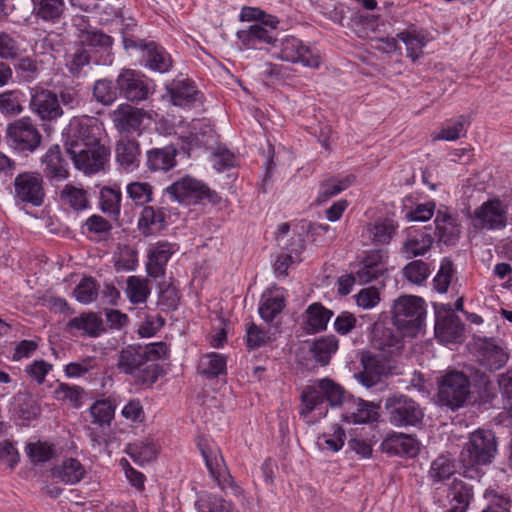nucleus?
<instances>
[{
	"mask_svg": "<svg viewBox=\"0 0 512 512\" xmlns=\"http://www.w3.org/2000/svg\"><path fill=\"white\" fill-rule=\"evenodd\" d=\"M99 127L90 117H74L68 127L66 152L76 169L85 174H95L104 169L110 150L101 144Z\"/></svg>",
	"mask_w": 512,
	"mask_h": 512,
	"instance_id": "1",
	"label": "nucleus"
},
{
	"mask_svg": "<svg viewBox=\"0 0 512 512\" xmlns=\"http://www.w3.org/2000/svg\"><path fill=\"white\" fill-rule=\"evenodd\" d=\"M168 347L164 342L150 343L145 346L129 345L118 354L117 369L132 376L137 382L153 384L159 376V359L165 358Z\"/></svg>",
	"mask_w": 512,
	"mask_h": 512,
	"instance_id": "2",
	"label": "nucleus"
},
{
	"mask_svg": "<svg viewBox=\"0 0 512 512\" xmlns=\"http://www.w3.org/2000/svg\"><path fill=\"white\" fill-rule=\"evenodd\" d=\"M324 397L331 406H343L351 398L346 396L343 388L328 378L320 379L317 387L307 386L301 394L300 414L307 423H314L325 416Z\"/></svg>",
	"mask_w": 512,
	"mask_h": 512,
	"instance_id": "3",
	"label": "nucleus"
},
{
	"mask_svg": "<svg viewBox=\"0 0 512 512\" xmlns=\"http://www.w3.org/2000/svg\"><path fill=\"white\" fill-rule=\"evenodd\" d=\"M437 403L451 411L464 407L471 396L469 377L457 370H451L437 379Z\"/></svg>",
	"mask_w": 512,
	"mask_h": 512,
	"instance_id": "4",
	"label": "nucleus"
},
{
	"mask_svg": "<svg viewBox=\"0 0 512 512\" xmlns=\"http://www.w3.org/2000/svg\"><path fill=\"white\" fill-rule=\"evenodd\" d=\"M426 309L422 298L401 296L393 305V320L404 334L414 335L423 325Z\"/></svg>",
	"mask_w": 512,
	"mask_h": 512,
	"instance_id": "5",
	"label": "nucleus"
},
{
	"mask_svg": "<svg viewBox=\"0 0 512 512\" xmlns=\"http://www.w3.org/2000/svg\"><path fill=\"white\" fill-rule=\"evenodd\" d=\"M497 453V442L490 430L478 429L470 434L461 452L462 461L468 466L487 465Z\"/></svg>",
	"mask_w": 512,
	"mask_h": 512,
	"instance_id": "6",
	"label": "nucleus"
},
{
	"mask_svg": "<svg viewBox=\"0 0 512 512\" xmlns=\"http://www.w3.org/2000/svg\"><path fill=\"white\" fill-rule=\"evenodd\" d=\"M385 409L390 424L395 427H415L419 425L424 412L420 405L404 394H394L385 400Z\"/></svg>",
	"mask_w": 512,
	"mask_h": 512,
	"instance_id": "7",
	"label": "nucleus"
},
{
	"mask_svg": "<svg viewBox=\"0 0 512 512\" xmlns=\"http://www.w3.org/2000/svg\"><path fill=\"white\" fill-rule=\"evenodd\" d=\"M8 144L18 152L32 153L41 144L42 135L29 117L10 123L6 129Z\"/></svg>",
	"mask_w": 512,
	"mask_h": 512,
	"instance_id": "8",
	"label": "nucleus"
},
{
	"mask_svg": "<svg viewBox=\"0 0 512 512\" xmlns=\"http://www.w3.org/2000/svg\"><path fill=\"white\" fill-rule=\"evenodd\" d=\"M361 364L363 370L356 374L355 377L366 388L375 386L382 376L397 374V367L392 357L381 353H362Z\"/></svg>",
	"mask_w": 512,
	"mask_h": 512,
	"instance_id": "9",
	"label": "nucleus"
},
{
	"mask_svg": "<svg viewBox=\"0 0 512 512\" xmlns=\"http://www.w3.org/2000/svg\"><path fill=\"white\" fill-rule=\"evenodd\" d=\"M166 193L179 202L195 200H208L212 204H218L221 197L212 191L203 182L189 176H185L166 188Z\"/></svg>",
	"mask_w": 512,
	"mask_h": 512,
	"instance_id": "10",
	"label": "nucleus"
},
{
	"mask_svg": "<svg viewBox=\"0 0 512 512\" xmlns=\"http://www.w3.org/2000/svg\"><path fill=\"white\" fill-rule=\"evenodd\" d=\"M472 225L478 230H500L507 225V206L499 199H490L474 210Z\"/></svg>",
	"mask_w": 512,
	"mask_h": 512,
	"instance_id": "11",
	"label": "nucleus"
},
{
	"mask_svg": "<svg viewBox=\"0 0 512 512\" xmlns=\"http://www.w3.org/2000/svg\"><path fill=\"white\" fill-rule=\"evenodd\" d=\"M201 454L210 475L222 490L231 489L235 495L241 494V488L235 484L230 475L220 450L216 447H210L207 444H198Z\"/></svg>",
	"mask_w": 512,
	"mask_h": 512,
	"instance_id": "12",
	"label": "nucleus"
},
{
	"mask_svg": "<svg viewBox=\"0 0 512 512\" xmlns=\"http://www.w3.org/2000/svg\"><path fill=\"white\" fill-rule=\"evenodd\" d=\"M279 21L270 16L268 20L250 25L237 32V38L247 49H256L259 44H268L276 47L278 33L276 27Z\"/></svg>",
	"mask_w": 512,
	"mask_h": 512,
	"instance_id": "13",
	"label": "nucleus"
},
{
	"mask_svg": "<svg viewBox=\"0 0 512 512\" xmlns=\"http://www.w3.org/2000/svg\"><path fill=\"white\" fill-rule=\"evenodd\" d=\"M73 26L77 31V39L80 46L91 48L95 52L107 51L113 44V39L102 30L90 24L89 18L84 15L73 18Z\"/></svg>",
	"mask_w": 512,
	"mask_h": 512,
	"instance_id": "14",
	"label": "nucleus"
},
{
	"mask_svg": "<svg viewBox=\"0 0 512 512\" xmlns=\"http://www.w3.org/2000/svg\"><path fill=\"white\" fill-rule=\"evenodd\" d=\"M274 55L283 61L301 63L311 68H318L320 65L319 55L313 53L301 40L293 36L283 38L279 45V52H274Z\"/></svg>",
	"mask_w": 512,
	"mask_h": 512,
	"instance_id": "15",
	"label": "nucleus"
},
{
	"mask_svg": "<svg viewBox=\"0 0 512 512\" xmlns=\"http://www.w3.org/2000/svg\"><path fill=\"white\" fill-rule=\"evenodd\" d=\"M435 336L443 343L463 341L464 325L449 305H442L441 309L436 308Z\"/></svg>",
	"mask_w": 512,
	"mask_h": 512,
	"instance_id": "16",
	"label": "nucleus"
},
{
	"mask_svg": "<svg viewBox=\"0 0 512 512\" xmlns=\"http://www.w3.org/2000/svg\"><path fill=\"white\" fill-rule=\"evenodd\" d=\"M116 85L120 94L129 101L145 100L150 93L145 76L131 69L121 71L116 79Z\"/></svg>",
	"mask_w": 512,
	"mask_h": 512,
	"instance_id": "17",
	"label": "nucleus"
},
{
	"mask_svg": "<svg viewBox=\"0 0 512 512\" xmlns=\"http://www.w3.org/2000/svg\"><path fill=\"white\" fill-rule=\"evenodd\" d=\"M16 197L22 202L40 206L44 200L42 177L37 173L19 174L14 181Z\"/></svg>",
	"mask_w": 512,
	"mask_h": 512,
	"instance_id": "18",
	"label": "nucleus"
},
{
	"mask_svg": "<svg viewBox=\"0 0 512 512\" xmlns=\"http://www.w3.org/2000/svg\"><path fill=\"white\" fill-rule=\"evenodd\" d=\"M30 109L42 121H53L63 115L58 95L49 89H41L32 94Z\"/></svg>",
	"mask_w": 512,
	"mask_h": 512,
	"instance_id": "19",
	"label": "nucleus"
},
{
	"mask_svg": "<svg viewBox=\"0 0 512 512\" xmlns=\"http://www.w3.org/2000/svg\"><path fill=\"white\" fill-rule=\"evenodd\" d=\"M474 342L478 361L488 370H498L508 361V354L493 339L475 337Z\"/></svg>",
	"mask_w": 512,
	"mask_h": 512,
	"instance_id": "20",
	"label": "nucleus"
},
{
	"mask_svg": "<svg viewBox=\"0 0 512 512\" xmlns=\"http://www.w3.org/2000/svg\"><path fill=\"white\" fill-rule=\"evenodd\" d=\"M175 106L195 107L203 103V95L188 78H177L168 87Z\"/></svg>",
	"mask_w": 512,
	"mask_h": 512,
	"instance_id": "21",
	"label": "nucleus"
},
{
	"mask_svg": "<svg viewBox=\"0 0 512 512\" xmlns=\"http://www.w3.org/2000/svg\"><path fill=\"white\" fill-rule=\"evenodd\" d=\"M378 406L362 399L349 398L344 402L342 418L348 423H369L377 421Z\"/></svg>",
	"mask_w": 512,
	"mask_h": 512,
	"instance_id": "22",
	"label": "nucleus"
},
{
	"mask_svg": "<svg viewBox=\"0 0 512 512\" xmlns=\"http://www.w3.org/2000/svg\"><path fill=\"white\" fill-rule=\"evenodd\" d=\"M385 253L382 250L370 251L354 271L357 283L364 285L377 280L385 271Z\"/></svg>",
	"mask_w": 512,
	"mask_h": 512,
	"instance_id": "23",
	"label": "nucleus"
},
{
	"mask_svg": "<svg viewBox=\"0 0 512 512\" xmlns=\"http://www.w3.org/2000/svg\"><path fill=\"white\" fill-rule=\"evenodd\" d=\"M146 117H148V114L144 109L130 105H120L113 112L114 125L123 132L138 130Z\"/></svg>",
	"mask_w": 512,
	"mask_h": 512,
	"instance_id": "24",
	"label": "nucleus"
},
{
	"mask_svg": "<svg viewBox=\"0 0 512 512\" xmlns=\"http://www.w3.org/2000/svg\"><path fill=\"white\" fill-rule=\"evenodd\" d=\"M174 253V246L169 242H158L148 251L147 273L158 278L165 273V267Z\"/></svg>",
	"mask_w": 512,
	"mask_h": 512,
	"instance_id": "25",
	"label": "nucleus"
},
{
	"mask_svg": "<svg viewBox=\"0 0 512 512\" xmlns=\"http://www.w3.org/2000/svg\"><path fill=\"white\" fill-rule=\"evenodd\" d=\"M406 46V55L413 62L423 56V48L429 42V34L424 30H419L414 27L406 29L397 34Z\"/></svg>",
	"mask_w": 512,
	"mask_h": 512,
	"instance_id": "26",
	"label": "nucleus"
},
{
	"mask_svg": "<svg viewBox=\"0 0 512 512\" xmlns=\"http://www.w3.org/2000/svg\"><path fill=\"white\" fill-rule=\"evenodd\" d=\"M372 345L379 350V353L393 357L403 348L401 336L391 328H376L374 331Z\"/></svg>",
	"mask_w": 512,
	"mask_h": 512,
	"instance_id": "27",
	"label": "nucleus"
},
{
	"mask_svg": "<svg viewBox=\"0 0 512 512\" xmlns=\"http://www.w3.org/2000/svg\"><path fill=\"white\" fill-rule=\"evenodd\" d=\"M44 174L47 178L62 181L67 178V163L58 145L51 146L43 157Z\"/></svg>",
	"mask_w": 512,
	"mask_h": 512,
	"instance_id": "28",
	"label": "nucleus"
},
{
	"mask_svg": "<svg viewBox=\"0 0 512 512\" xmlns=\"http://www.w3.org/2000/svg\"><path fill=\"white\" fill-rule=\"evenodd\" d=\"M177 149L168 145L147 151L146 165L150 171L167 172L176 165Z\"/></svg>",
	"mask_w": 512,
	"mask_h": 512,
	"instance_id": "29",
	"label": "nucleus"
},
{
	"mask_svg": "<svg viewBox=\"0 0 512 512\" xmlns=\"http://www.w3.org/2000/svg\"><path fill=\"white\" fill-rule=\"evenodd\" d=\"M140 46L143 47V57L148 68L160 73H165L170 69L172 60L163 47L158 46L155 42L145 43V41H141Z\"/></svg>",
	"mask_w": 512,
	"mask_h": 512,
	"instance_id": "30",
	"label": "nucleus"
},
{
	"mask_svg": "<svg viewBox=\"0 0 512 512\" xmlns=\"http://www.w3.org/2000/svg\"><path fill=\"white\" fill-rule=\"evenodd\" d=\"M439 241L446 245H454L460 235L457 218L447 211L438 210L435 218Z\"/></svg>",
	"mask_w": 512,
	"mask_h": 512,
	"instance_id": "31",
	"label": "nucleus"
},
{
	"mask_svg": "<svg viewBox=\"0 0 512 512\" xmlns=\"http://www.w3.org/2000/svg\"><path fill=\"white\" fill-rule=\"evenodd\" d=\"M32 15L45 22H58L66 9L64 0H31Z\"/></svg>",
	"mask_w": 512,
	"mask_h": 512,
	"instance_id": "32",
	"label": "nucleus"
},
{
	"mask_svg": "<svg viewBox=\"0 0 512 512\" xmlns=\"http://www.w3.org/2000/svg\"><path fill=\"white\" fill-rule=\"evenodd\" d=\"M450 507L447 512H465L472 498L471 488L462 480L455 479L446 496Z\"/></svg>",
	"mask_w": 512,
	"mask_h": 512,
	"instance_id": "33",
	"label": "nucleus"
},
{
	"mask_svg": "<svg viewBox=\"0 0 512 512\" xmlns=\"http://www.w3.org/2000/svg\"><path fill=\"white\" fill-rule=\"evenodd\" d=\"M116 160L122 168L132 170L139 166L140 148L136 140L122 138L116 145Z\"/></svg>",
	"mask_w": 512,
	"mask_h": 512,
	"instance_id": "34",
	"label": "nucleus"
},
{
	"mask_svg": "<svg viewBox=\"0 0 512 512\" xmlns=\"http://www.w3.org/2000/svg\"><path fill=\"white\" fill-rule=\"evenodd\" d=\"M337 349L338 339L334 335H328L320 337L309 344L308 353L317 364L326 366Z\"/></svg>",
	"mask_w": 512,
	"mask_h": 512,
	"instance_id": "35",
	"label": "nucleus"
},
{
	"mask_svg": "<svg viewBox=\"0 0 512 512\" xmlns=\"http://www.w3.org/2000/svg\"><path fill=\"white\" fill-rule=\"evenodd\" d=\"M382 446L389 453L409 457L415 456L419 450L417 441L403 433H396L386 438Z\"/></svg>",
	"mask_w": 512,
	"mask_h": 512,
	"instance_id": "36",
	"label": "nucleus"
},
{
	"mask_svg": "<svg viewBox=\"0 0 512 512\" xmlns=\"http://www.w3.org/2000/svg\"><path fill=\"white\" fill-rule=\"evenodd\" d=\"M165 226V215L162 210L152 206H144L138 219V229L144 236L152 235Z\"/></svg>",
	"mask_w": 512,
	"mask_h": 512,
	"instance_id": "37",
	"label": "nucleus"
},
{
	"mask_svg": "<svg viewBox=\"0 0 512 512\" xmlns=\"http://www.w3.org/2000/svg\"><path fill=\"white\" fill-rule=\"evenodd\" d=\"M306 315L305 330L308 333H317L326 329L333 313L320 303H314L307 308Z\"/></svg>",
	"mask_w": 512,
	"mask_h": 512,
	"instance_id": "38",
	"label": "nucleus"
},
{
	"mask_svg": "<svg viewBox=\"0 0 512 512\" xmlns=\"http://www.w3.org/2000/svg\"><path fill=\"white\" fill-rule=\"evenodd\" d=\"M188 139L195 146H211L215 142V131L206 119L192 120Z\"/></svg>",
	"mask_w": 512,
	"mask_h": 512,
	"instance_id": "39",
	"label": "nucleus"
},
{
	"mask_svg": "<svg viewBox=\"0 0 512 512\" xmlns=\"http://www.w3.org/2000/svg\"><path fill=\"white\" fill-rule=\"evenodd\" d=\"M456 472L454 459L448 454H441L430 465L428 478L432 483L448 480Z\"/></svg>",
	"mask_w": 512,
	"mask_h": 512,
	"instance_id": "40",
	"label": "nucleus"
},
{
	"mask_svg": "<svg viewBox=\"0 0 512 512\" xmlns=\"http://www.w3.org/2000/svg\"><path fill=\"white\" fill-rule=\"evenodd\" d=\"M355 181V176L348 175L342 179L329 178L321 182L316 198L317 204H323L330 198L347 189Z\"/></svg>",
	"mask_w": 512,
	"mask_h": 512,
	"instance_id": "41",
	"label": "nucleus"
},
{
	"mask_svg": "<svg viewBox=\"0 0 512 512\" xmlns=\"http://www.w3.org/2000/svg\"><path fill=\"white\" fill-rule=\"evenodd\" d=\"M86 471L79 460L68 458L55 468L54 474L66 484H76L84 478Z\"/></svg>",
	"mask_w": 512,
	"mask_h": 512,
	"instance_id": "42",
	"label": "nucleus"
},
{
	"mask_svg": "<svg viewBox=\"0 0 512 512\" xmlns=\"http://www.w3.org/2000/svg\"><path fill=\"white\" fill-rule=\"evenodd\" d=\"M70 329L83 331L91 337L99 336L105 329L100 317L95 313L82 314L68 322Z\"/></svg>",
	"mask_w": 512,
	"mask_h": 512,
	"instance_id": "43",
	"label": "nucleus"
},
{
	"mask_svg": "<svg viewBox=\"0 0 512 512\" xmlns=\"http://www.w3.org/2000/svg\"><path fill=\"white\" fill-rule=\"evenodd\" d=\"M149 281L139 276H129L126 281L125 293L132 304L145 303L150 295Z\"/></svg>",
	"mask_w": 512,
	"mask_h": 512,
	"instance_id": "44",
	"label": "nucleus"
},
{
	"mask_svg": "<svg viewBox=\"0 0 512 512\" xmlns=\"http://www.w3.org/2000/svg\"><path fill=\"white\" fill-rule=\"evenodd\" d=\"M127 454L137 463L143 464L156 459L157 445L152 439H145L126 448Z\"/></svg>",
	"mask_w": 512,
	"mask_h": 512,
	"instance_id": "45",
	"label": "nucleus"
},
{
	"mask_svg": "<svg viewBox=\"0 0 512 512\" xmlns=\"http://www.w3.org/2000/svg\"><path fill=\"white\" fill-rule=\"evenodd\" d=\"M14 69L17 75L27 83L35 81L42 70V63L31 56H21L16 58Z\"/></svg>",
	"mask_w": 512,
	"mask_h": 512,
	"instance_id": "46",
	"label": "nucleus"
},
{
	"mask_svg": "<svg viewBox=\"0 0 512 512\" xmlns=\"http://www.w3.org/2000/svg\"><path fill=\"white\" fill-rule=\"evenodd\" d=\"M434 240L432 236L424 231L410 235L403 243V251L407 257H416L424 255L432 246Z\"/></svg>",
	"mask_w": 512,
	"mask_h": 512,
	"instance_id": "47",
	"label": "nucleus"
},
{
	"mask_svg": "<svg viewBox=\"0 0 512 512\" xmlns=\"http://www.w3.org/2000/svg\"><path fill=\"white\" fill-rule=\"evenodd\" d=\"M91 63L90 52L77 44L76 49L66 56L65 66L73 77H79Z\"/></svg>",
	"mask_w": 512,
	"mask_h": 512,
	"instance_id": "48",
	"label": "nucleus"
},
{
	"mask_svg": "<svg viewBox=\"0 0 512 512\" xmlns=\"http://www.w3.org/2000/svg\"><path fill=\"white\" fill-rule=\"evenodd\" d=\"M397 225L392 220H383L375 224L368 225L367 234L375 245L388 244L395 234Z\"/></svg>",
	"mask_w": 512,
	"mask_h": 512,
	"instance_id": "49",
	"label": "nucleus"
},
{
	"mask_svg": "<svg viewBox=\"0 0 512 512\" xmlns=\"http://www.w3.org/2000/svg\"><path fill=\"white\" fill-rule=\"evenodd\" d=\"M199 370L208 379L216 378L226 372V358L218 353H210L202 357Z\"/></svg>",
	"mask_w": 512,
	"mask_h": 512,
	"instance_id": "50",
	"label": "nucleus"
},
{
	"mask_svg": "<svg viewBox=\"0 0 512 512\" xmlns=\"http://www.w3.org/2000/svg\"><path fill=\"white\" fill-rule=\"evenodd\" d=\"M114 413L115 405L110 399L98 400L90 407V414L93 418L92 424L99 425L102 428L110 426Z\"/></svg>",
	"mask_w": 512,
	"mask_h": 512,
	"instance_id": "51",
	"label": "nucleus"
},
{
	"mask_svg": "<svg viewBox=\"0 0 512 512\" xmlns=\"http://www.w3.org/2000/svg\"><path fill=\"white\" fill-rule=\"evenodd\" d=\"M476 393L474 403L485 408L493 407L494 401L498 397L495 385L485 374H481L479 377Z\"/></svg>",
	"mask_w": 512,
	"mask_h": 512,
	"instance_id": "52",
	"label": "nucleus"
},
{
	"mask_svg": "<svg viewBox=\"0 0 512 512\" xmlns=\"http://www.w3.org/2000/svg\"><path fill=\"white\" fill-rule=\"evenodd\" d=\"M126 193L136 206H146L153 199V187L148 182H131L126 187Z\"/></svg>",
	"mask_w": 512,
	"mask_h": 512,
	"instance_id": "53",
	"label": "nucleus"
},
{
	"mask_svg": "<svg viewBox=\"0 0 512 512\" xmlns=\"http://www.w3.org/2000/svg\"><path fill=\"white\" fill-rule=\"evenodd\" d=\"M121 199L119 189L103 187L100 191V208L104 213L117 217L120 214Z\"/></svg>",
	"mask_w": 512,
	"mask_h": 512,
	"instance_id": "54",
	"label": "nucleus"
},
{
	"mask_svg": "<svg viewBox=\"0 0 512 512\" xmlns=\"http://www.w3.org/2000/svg\"><path fill=\"white\" fill-rule=\"evenodd\" d=\"M61 200L75 211L84 210L88 206L87 192L73 185L67 184L60 194Z\"/></svg>",
	"mask_w": 512,
	"mask_h": 512,
	"instance_id": "55",
	"label": "nucleus"
},
{
	"mask_svg": "<svg viewBox=\"0 0 512 512\" xmlns=\"http://www.w3.org/2000/svg\"><path fill=\"white\" fill-rule=\"evenodd\" d=\"M53 396L58 401H65L70 403L73 407L79 408L82 405L84 389L80 386H71L61 382L54 390Z\"/></svg>",
	"mask_w": 512,
	"mask_h": 512,
	"instance_id": "56",
	"label": "nucleus"
},
{
	"mask_svg": "<svg viewBox=\"0 0 512 512\" xmlns=\"http://www.w3.org/2000/svg\"><path fill=\"white\" fill-rule=\"evenodd\" d=\"M469 125L468 117L461 115L455 120L449 121L440 133L434 137L435 140L454 141L466 134V127Z\"/></svg>",
	"mask_w": 512,
	"mask_h": 512,
	"instance_id": "57",
	"label": "nucleus"
},
{
	"mask_svg": "<svg viewBox=\"0 0 512 512\" xmlns=\"http://www.w3.org/2000/svg\"><path fill=\"white\" fill-rule=\"evenodd\" d=\"M117 90L111 80L99 79L93 85V98L104 106H110L117 99Z\"/></svg>",
	"mask_w": 512,
	"mask_h": 512,
	"instance_id": "58",
	"label": "nucleus"
},
{
	"mask_svg": "<svg viewBox=\"0 0 512 512\" xmlns=\"http://www.w3.org/2000/svg\"><path fill=\"white\" fill-rule=\"evenodd\" d=\"M99 292V285L92 277L83 278L75 287L73 294L76 300L82 304H89L96 300Z\"/></svg>",
	"mask_w": 512,
	"mask_h": 512,
	"instance_id": "59",
	"label": "nucleus"
},
{
	"mask_svg": "<svg viewBox=\"0 0 512 512\" xmlns=\"http://www.w3.org/2000/svg\"><path fill=\"white\" fill-rule=\"evenodd\" d=\"M345 432L340 426H333L331 433H324L318 439V446L323 450L338 452L344 445Z\"/></svg>",
	"mask_w": 512,
	"mask_h": 512,
	"instance_id": "60",
	"label": "nucleus"
},
{
	"mask_svg": "<svg viewBox=\"0 0 512 512\" xmlns=\"http://www.w3.org/2000/svg\"><path fill=\"white\" fill-rule=\"evenodd\" d=\"M403 274L409 282L420 285L426 281L430 270L427 263L422 260H415L404 267Z\"/></svg>",
	"mask_w": 512,
	"mask_h": 512,
	"instance_id": "61",
	"label": "nucleus"
},
{
	"mask_svg": "<svg viewBox=\"0 0 512 512\" xmlns=\"http://www.w3.org/2000/svg\"><path fill=\"white\" fill-rule=\"evenodd\" d=\"M285 307V300L282 296L268 297L259 307V314L266 322H271L282 312Z\"/></svg>",
	"mask_w": 512,
	"mask_h": 512,
	"instance_id": "62",
	"label": "nucleus"
},
{
	"mask_svg": "<svg viewBox=\"0 0 512 512\" xmlns=\"http://www.w3.org/2000/svg\"><path fill=\"white\" fill-rule=\"evenodd\" d=\"M199 512H239L233 505L223 498L209 496L206 499H201L196 503Z\"/></svg>",
	"mask_w": 512,
	"mask_h": 512,
	"instance_id": "63",
	"label": "nucleus"
},
{
	"mask_svg": "<svg viewBox=\"0 0 512 512\" xmlns=\"http://www.w3.org/2000/svg\"><path fill=\"white\" fill-rule=\"evenodd\" d=\"M41 412L40 406L30 396L21 398L17 404L16 413L19 419L30 422L38 417Z\"/></svg>",
	"mask_w": 512,
	"mask_h": 512,
	"instance_id": "64",
	"label": "nucleus"
}]
</instances>
